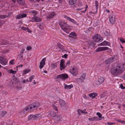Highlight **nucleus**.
I'll return each instance as SVG.
<instances>
[{
	"label": "nucleus",
	"mask_w": 125,
	"mask_h": 125,
	"mask_svg": "<svg viewBox=\"0 0 125 125\" xmlns=\"http://www.w3.org/2000/svg\"><path fill=\"white\" fill-rule=\"evenodd\" d=\"M76 34L75 32H73L71 33L70 34V35H69V37L70 38H73V36H74V38L75 39L76 37Z\"/></svg>",
	"instance_id": "15"
},
{
	"label": "nucleus",
	"mask_w": 125,
	"mask_h": 125,
	"mask_svg": "<svg viewBox=\"0 0 125 125\" xmlns=\"http://www.w3.org/2000/svg\"><path fill=\"white\" fill-rule=\"evenodd\" d=\"M97 115H98L99 118H101L102 117V115L100 113L98 112L97 113Z\"/></svg>",
	"instance_id": "46"
},
{
	"label": "nucleus",
	"mask_w": 125,
	"mask_h": 125,
	"mask_svg": "<svg viewBox=\"0 0 125 125\" xmlns=\"http://www.w3.org/2000/svg\"><path fill=\"white\" fill-rule=\"evenodd\" d=\"M26 30L29 33H31L32 32L28 28H27Z\"/></svg>",
	"instance_id": "55"
},
{
	"label": "nucleus",
	"mask_w": 125,
	"mask_h": 125,
	"mask_svg": "<svg viewBox=\"0 0 125 125\" xmlns=\"http://www.w3.org/2000/svg\"><path fill=\"white\" fill-rule=\"evenodd\" d=\"M32 19L34 20V22H37L40 21L41 20V19L36 17H33Z\"/></svg>",
	"instance_id": "16"
},
{
	"label": "nucleus",
	"mask_w": 125,
	"mask_h": 125,
	"mask_svg": "<svg viewBox=\"0 0 125 125\" xmlns=\"http://www.w3.org/2000/svg\"><path fill=\"white\" fill-rule=\"evenodd\" d=\"M17 1L20 5H23L25 3L24 0H18Z\"/></svg>",
	"instance_id": "24"
},
{
	"label": "nucleus",
	"mask_w": 125,
	"mask_h": 125,
	"mask_svg": "<svg viewBox=\"0 0 125 125\" xmlns=\"http://www.w3.org/2000/svg\"><path fill=\"white\" fill-rule=\"evenodd\" d=\"M59 103L61 107H64L66 106V103L62 99H60L59 100Z\"/></svg>",
	"instance_id": "12"
},
{
	"label": "nucleus",
	"mask_w": 125,
	"mask_h": 125,
	"mask_svg": "<svg viewBox=\"0 0 125 125\" xmlns=\"http://www.w3.org/2000/svg\"><path fill=\"white\" fill-rule=\"evenodd\" d=\"M73 87V85L71 84L69 85H68L67 84H65L64 88L65 89H70Z\"/></svg>",
	"instance_id": "22"
},
{
	"label": "nucleus",
	"mask_w": 125,
	"mask_h": 125,
	"mask_svg": "<svg viewBox=\"0 0 125 125\" xmlns=\"http://www.w3.org/2000/svg\"><path fill=\"white\" fill-rule=\"evenodd\" d=\"M21 29L24 30H26L27 28H26L25 27H22L21 28Z\"/></svg>",
	"instance_id": "61"
},
{
	"label": "nucleus",
	"mask_w": 125,
	"mask_h": 125,
	"mask_svg": "<svg viewBox=\"0 0 125 125\" xmlns=\"http://www.w3.org/2000/svg\"><path fill=\"white\" fill-rule=\"evenodd\" d=\"M14 83H15L16 84L19 83L20 81L19 80V79L17 78V80H16V81H15Z\"/></svg>",
	"instance_id": "41"
},
{
	"label": "nucleus",
	"mask_w": 125,
	"mask_h": 125,
	"mask_svg": "<svg viewBox=\"0 0 125 125\" xmlns=\"http://www.w3.org/2000/svg\"><path fill=\"white\" fill-rule=\"evenodd\" d=\"M30 13H31L34 14L35 15L37 13V12L35 10H31L30 11Z\"/></svg>",
	"instance_id": "38"
},
{
	"label": "nucleus",
	"mask_w": 125,
	"mask_h": 125,
	"mask_svg": "<svg viewBox=\"0 0 125 125\" xmlns=\"http://www.w3.org/2000/svg\"><path fill=\"white\" fill-rule=\"evenodd\" d=\"M32 49V47L31 46H28L27 47V50H30Z\"/></svg>",
	"instance_id": "47"
},
{
	"label": "nucleus",
	"mask_w": 125,
	"mask_h": 125,
	"mask_svg": "<svg viewBox=\"0 0 125 125\" xmlns=\"http://www.w3.org/2000/svg\"><path fill=\"white\" fill-rule=\"evenodd\" d=\"M34 77V75H32L29 78V81L31 82L32 79H33Z\"/></svg>",
	"instance_id": "39"
},
{
	"label": "nucleus",
	"mask_w": 125,
	"mask_h": 125,
	"mask_svg": "<svg viewBox=\"0 0 125 125\" xmlns=\"http://www.w3.org/2000/svg\"><path fill=\"white\" fill-rule=\"evenodd\" d=\"M17 78L13 76L12 77L11 80L12 81H14L15 82V81H16V80H17Z\"/></svg>",
	"instance_id": "43"
},
{
	"label": "nucleus",
	"mask_w": 125,
	"mask_h": 125,
	"mask_svg": "<svg viewBox=\"0 0 125 125\" xmlns=\"http://www.w3.org/2000/svg\"><path fill=\"white\" fill-rule=\"evenodd\" d=\"M114 58L112 57H111L106 60L105 62V63L106 64H109L112 62L114 61Z\"/></svg>",
	"instance_id": "10"
},
{
	"label": "nucleus",
	"mask_w": 125,
	"mask_h": 125,
	"mask_svg": "<svg viewBox=\"0 0 125 125\" xmlns=\"http://www.w3.org/2000/svg\"><path fill=\"white\" fill-rule=\"evenodd\" d=\"M7 112L5 111H3L1 112V113L0 114V116L2 117L4 116L7 114Z\"/></svg>",
	"instance_id": "27"
},
{
	"label": "nucleus",
	"mask_w": 125,
	"mask_h": 125,
	"mask_svg": "<svg viewBox=\"0 0 125 125\" xmlns=\"http://www.w3.org/2000/svg\"><path fill=\"white\" fill-rule=\"evenodd\" d=\"M14 60H12L10 61V64L12 65L13 64V63L14 62Z\"/></svg>",
	"instance_id": "53"
},
{
	"label": "nucleus",
	"mask_w": 125,
	"mask_h": 125,
	"mask_svg": "<svg viewBox=\"0 0 125 125\" xmlns=\"http://www.w3.org/2000/svg\"><path fill=\"white\" fill-rule=\"evenodd\" d=\"M65 67V66L64 64L60 65V69L62 70V69H64Z\"/></svg>",
	"instance_id": "36"
},
{
	"label": "nucleus",
	"mask_w": 125,
	"mask_h": 125,
	"mask_svg": "<svg viewBox=\"0 0 125 125\" xmlns=\"http://www.w3.org/2000/svg\"><path fill=\"white\" fill-rule=\"evenodd\" d=\"M46 58H44L40 62L39 68L41 69L43 67L45 64V62Z\"/></svg>",
	"instance_id": "9"
},
{
	"label": "nucleus",
	"mask_w": 125,
	"mask_h": 125,
	"mask_svg": "<svg viewBox=\"0 0 125 125\" xmlns=\"http://www.w3.org/2000/svg\"><path fill=\"white\" fill-rule=\"evenodd\" d=\"M53 17L52 16L51 14H49V15L48 16H47V18H49L50 19L52 18Z\"/></svg>",
	"instance_id": "52"
},
{
	"label": "nucleus",
	"mask_w": 125,
	"mask_h": 125,
	"mask_svg": "<svg viewBox=\"0 0 125 125\" xmlns=\"http://www.w3.org/2000/svg\"><path fill=\"white\" fill-rule=\"evenodd\" d=\"M8 60L5 58H4L3 57H0V63L4 65H5L7 64Z\"/></svg>",
	"instance_id": "7"
},
{
	"label": "nucleus",
	"mask_w": 125,
	"mask_h": 125,
	"mask_svg": "<svg viewBox=\"0 0 125 125\" xmlns=\"http://www.w3.org/2000/svg\"><path fill=\"white\" fill-rule=\"evenodd\" d=\"M48 114L54 118L57 115L56 113L52 111L50 113Z\"/></svg>",
	"instance_id": "14"
},
{
	"label": "nucleus",
	"mask_w": 125,
	"mask_h": 125,
	"mask_svg": "<svg viewBox=\"0 0 125 125\" xmlns=\"http://www.w3.org/2000/svg\"><path fill=\"white\" fill-rule=\"evenodd\" d=\"M43 24L42 23H38V27L40 29L42 30L43 29L42 25Z\"/></svg>",
	"instance_id": "31"
},
{
	"label": "nucleus",
	"mask_w": 125,
	"mask_h": 125,
	"mask_svg": "<svg viewBox=\"0 0 125 125\" xmlns=\"http://www.w3.org/2000/svg\"><path fill=\"white\" fill-rule=\"evenodd\" d=\"M118 121L119 122H121L122 123H125V121H121V120H119Z\"/></svg>",
	"instance_id": "64"
},
{
	"label": "nucleus",
	"mask_w": 125,
	"mask_h": 125,
	"mask_svg": "<svg viewBox=\"0 0 125 125\" xmlns=\"http://www.w3.org/2000/svg\"><path fill=\"white\" fill-rule=\"evenodd\" d=\"M65 17L67 19H68V20L69 21L73 23H74L75 22V21L73 19L70 18V17H69L68 16H66V17Z\"/></svg>",
	"instance_id": "25"
},
{
	"label": "nucleus",
	"mask_w": 125,
	"mask_h": 125,
	"mask_svg": "<svg viewBox=\"0 0 125 125\" xmlns=\"http://www.w3.org/2000/svg\"><path fill=\"white\" fill-rule=\"evenodd\" d=\"M10 73L13 74H15L16 73V71H13L12 70H10Z\"/></svg>",
	"instance_id": "40"
},
{
	"label": "nucleus",
	"mask_w": 125,
	"mask_h": 125,
	"mask_svg": "<svg viewBox=\"0 0 125 125\" xmlns=\"http://www.w3.org/2000/svg\"><path fill=\"white\" fill-rule=\"evenodd\" d=\"M18 56L19 57V58L21 59H22L23 58V56L22 55V54H20L18 55Z\"/></svg>",
	"instance_id": "49"
},
{
	"label": "nucleus",
	"mask_w": 125,
	"mask_h": 125,
	"mask_svg": "<svg viewBox=\"0 0 125 125\" xmlns=\"http://www.w3.org/2000/svg\"><path fill=\"white\" fill-rule=\"evenodd\" d=\"M51 67L53 68H55L57 67V65L56 63H52L51 64Z\"/></svg>",
	"instance_id": "35"
},
{
	"label": "nucleus",
	"mask_w": 125,
	"mask_h": 125,
	"mask_svg": "<svg viewBox=\"0 0 125 125\" xmlns=\"http://www.w3.org/2000/svg\"><path fill=\"white\" fill-rule=\"evenodd\" d=\"M95 5L96 8V10H97L98 8V3L97 1H95Z\"/></svg>",
	"instance_id": "37"
},
{
	"label": "nucleus",
	"mask_w": 125,
	"mask_h": 125,
	"mask_svg": "<svg viewBox=\"0 0 125 125\" xmlns=\"http://www.w3.org/2000/svg\"><path fill=\"white\" fill-rule=\"evenodd\" d=\"M61 119V116L59 115H57L56 118H53V119L55 120L56 121H59Z\"/></svg>",
	"instance_id": "28"
},
{
	"label": "nucleus",
	"mask_w": 125,
	"mask_h": 125,
	"mask_svg": "<svg viewBox=\"0 0 125 125\" xmlns=\"http://www.w3.org/2000/svg\"><path fill=\"white\" fill-rule=\"evenodd\" d=\"M59 24L62 28L66 33H69V31H67L68 29H70L71 26L69 25L67 23L61 21H59Z\"/></svg>",
	"instance_id": "3"
},
{
	"label": "nucleus",
	"mask_w": 125,
	"mask_h": 125,
	"mask_svg": "<svg viewBox=\"0 0 125 125\" xmlns=\"http://www.w3.org/2000/svg\"><path fill=\"white\" fill-rule=\"evenodd\" d=\"M40 103H34L30 105H29L26 107L22 111L19 112V115L21 116L23 115L26 113L27 111L29 112L34 110V108H36L39 107Z\"/></svg>",
	"instance_id": "2"
},
{
	"label": "nucleus",
	"mask_w": 125,
	"mask_h": 125,
	"mask_svg": "<svg viewBox=\"0 0 125 125\" xmlns=\"http://www.w3.org/2000/svg\"><path fill=\"white\" fill-rule=\"evenodd\" d=\"M70 72L73 75H76L78 73L76 70L74 68H73Z\"/></svg>",
	"instance_id": "13"
},
{
	"label": "nucleus",
	"mask_w": 125,
	"mask_h": 125,
	"mask_svg": "<svg viewBox=\"0 0 125 125\" xmlns=\"http://www.w3.org/2000/svg\"><path fill=\"white\" fill-rule=\"evenodd\" d=\"M4 18H5V17H4V15H0V18L4 19Z\"/></svg>",
	"instance_id": "57"
},
{
	"label": "nucleus",
	"mask_w": 125,
	"mask_h": 125,
	"mask_svg": "<svg viewBox=\"0 0 125 125\" xmlns=\"http://www.w3.org/2000/svg\"><path fill=\"white\" fill-rule=\"evenodd\" d=\"M9 43V42L7 40H4L1 42V44L2 45H5Z\"/></svg>",
	"instance_id": "26"
},
{
	"label": "nucleus",
	"mask_w": 125,
	"mask_h": 125,
	"mask_svg": "<svg viewBox=\"0 0 125 125\" xmlns=\"http://www.w3.org/2000/svg\"><path fill=\"white\" fill-rule=\"evenodd\" d=\"M110 44L109 42L106 41H104L101 43L99 44H98L99 46H109L110 45Z\"/></svg>",
	"instance_id": "11"
},
{
	"label": "nucleus",
	"mask_w": 125,
	"mask_h": 125,
	"mask_svg": "<svg viewBox=\"0 0 125 125\" xmlns=\"http://www.w3.org/2000/svg\"><path fill=\"white\" fill-rule=\"evenodd\" d=\"M103 51H105L108 49L109 48L107 47H102Z\"/></svg>",
	"instance_id": "42"
},
{
	"label": "nucleus",
	"mask_w": 125,
	"mask_h": 125,
	"mask_svg": "<svg viewBox=\"0 0 125 125\" xmlns=\"http://www.w3.org/2000/svg\"><path fill=\"white\" fill-rule=\"evenodd\" d=\"M77 0H69V3L70 5H73L76 3Z\"/></svg>",
	"instance_id": "18"
},
{
	"label": "nucleus",
	"mask_w": 125,
	"mask_h": 125,
	"mask_svg": "<svg viewBox=\"0 0 125 125\" xmlns=\"http://www.w3.org/2000/svg\"><path fill=\"white\" fill-rule=\"evenodd\" d=\"M110 21L111 24H113L115 22V16L113 15L109 16Z\"/></svg>",
	"instance_id": "8"
},
{
	"label": "nucleus",
	"mask_w": 125,
	"mask_h": 125,
	"mask_svg": "<svg viewBox=\"0 0 125 125\" xmlns=\"http://www.w3.org/2000/svg\"><path fill=\"white\" fill-rule=\"evenodd\" d=\"M120 87L122 89H124L125 88V86H123V85L122 84H120Z\"/></svg>",
	"instance_id": "50"
},
{
	"label": "nucleus",
	"mask_w": 125,
	"mask_h": 125,
	"mask_svg": "<svg viewBox=\"0 0 125 125\" xmlns=\"http://www.w3.org/2000/svg\"><path fill=\"white\" fill-rule=\"evenodd\" d=\"M52 106L54 109L56 111H57L58 110L57 107V106H55V105L53 104Z\"/></svg>",
	"instance_id": "44"
},
{
	"label": "nucleus",
	"mask_w": 125,
	"mask_h": 125,
	"mask_svg": "<svg viewBox=\"0 0 125 125\" xmlns=\"http://www.w3.org/2000/svg\"><path fill=\"white\" fill-rule=\"evenodd\" d=\"M93 39L95 42H101L103 40V38L100 35L97 34L95 37H93Z\"/></svg>",
	"instance_id": "4"
},
{
	"label": "nucleus",
	"mask_w": 125,
	"mask_h": 125,
	"mask_svg": "<svg viewBox=\"0 0 125 125\" xmlns=\"http://www.w3.org/2000/svg\"><path fill=\"white\" fill-rule=\"evenodd\" d=\"M125 69V64L119 63L113 67L111 69V73L115 76L119 75Z\"/></svg>",
	"instance_id": "1"
},
{
	"label": "nucleus",
	"mask_w": 125,
	"mask_h": 125,
	"mask_svg": "<svg viewBox=\"0 0 125 125\" xmlns=\"http://www.w3.org/2000/svg\"><path fill=\"white\" fill-rule=\"evenodd\" d=\"M99 119V118L97 117H94L93 118H89L88 119L90 121H93L95 120H98Z\"/></svg>",
	"instance_id": "29"
},
{
	"label": "nucleus",
	"mask_w": 125,
	"mask_h": 125,
	"mask_svg": "<svg viewBox=\"0 0 125 125\" xmlns=\"http://www.w3.org/2000/svg\"><path fill=\"white\" fill-rule=\"evenodd\" d=\"M95 41H88V43L90 46L94 47L95 45Z\"/></svg>",
	"instance_id": "17"
},
{
	"label": "nucleus",
	"mask_w": 125,
	"mask_h": 125,
	"mask_svg": "<svg viewBox=\"0 0 125 125\" xmlns=\"http://www.w3.org/2000/svg\"><path fill=\"white\" fill-rule=\"evenodd\" d=\"M30 71V70L28 69L24 70L23 71L24 74H26L27 73L29 72Z\"/></svg>",
	"instance_id": "34"
},
{
	"label": "nucleus",
	"mask_w": 125,
	"mask_h": 125,
	"mask_svg": "<svg viewBox=\"0 0 125 125\" xmlns=\"http://www.w3.org/2000/svg\"><path fill=\"white\" fill-rule=\"evenodd\" d=\"M34 120H36L41 116V115L40 114H37L36 115H34Z\"/></svg>",
	"instance_id": "21"
},
{
	"label": "nucleus",
	"mask_w": 125,
	"mask_h": 125,
	"mask_svg": "<svg viewBox=\"0 0 125 125\" xmlns=\"http://www.w3.org/2000/svg\"><path fill=\"white\" fill-rule=\"evenodd\" d=\"M64 61L63 59H62L60 62V65L64 64Z\"/></svg>",
	"instance_id": "45"
},
{
	"label": "nucleus",
	"mask_w": 125,
	"mask_h": 125,
	"mask_svg": "<svg viewBox=\"0 0 125 125\" xmlns=\"http://www.w3.org/2000/svg\"><path fill=\"white\" fill-rule=\"evenodd\" d=\"M71 63V62L70 61H68L66 63V64L67 65H69Z\"/></svg>",
	"instance_id": "59"
},
{
	"label": "nucleus",
	"mask_w": 125,
	"mask_h": 125,
	"mask_svg": "<svg viewBox=\"0 0 125 125\" xmlns=\"http://www.w3.org/2000/svg\"><path fill=\"white\" fill-rule=\"evenodd\" d=\"M28 81H29L28 80H24L22 82H23V83H25V82H28Z\"/></svg>",
	"instance_id": "60"
},
{
	"label": "nucleus",
	"mask_w": 125,
	"mask_h": 125,
	"mask_svg": "<svg viewBox=\"0 0 125 125\" xmlns=\"http://www.w3.org/2000/svg\"><path fill=\"white\" fill-rule=\"evenodd\" d=\"M97 94L96 93H91L89 94L90 97H91L92 98H94L95 97L97 96Z\"/></svg>",
	"instance_id": "23"
},
{
	"label": "nucleus",
	"mask_w": 125,
	"mask_h": 125,
	"mask_svg": "<svg viewBox=\"0 0 125 125\" xmlns=\"http://www.w3.org/2000/svg\"><path fill=\"white\" fill-rule=\"evenodd\" d=\"M86 75V73H83L80 77V78L82 82H83L84 81Z\"/></svg>",
	"instance_id": "20"
},
{
	"label": "nucleus",
	"mask_w": 125,
	"mask_h": 125,
	"mask_svg": "<svg viewBox=\"0 0 125 125\" xmlns=\"http://www.w3.org/2000/svg\"><path fill=\"white\" fill-rule=\"evenodd\" d=\"M115 124V123H111L108 122V123H107V124H108L109 125H111V124Z\"/></svg>",
	"instance_id": "58"
},
{
	"label": "nucleus",
	"mask_w": 125,
	"mask_h": 125,
	"mask_svg": "<svg viewBox=\"0 0 125 125\" xmlns=\"http://www.w3.org/2000/svg\"><path fill=\"white\" fill-rule=\"evenodd\" d=\"M68 77V75L66 74H62L57 75V78H60L62 79L65 80L66 78Z\"/></svg>",
	"instance_id": "6"
},
{
	"label": "nucleus",
	"mask_w": 125,
	"mask_h": 125,
	"mask_svg": "<svg viewBox=\"0 0 125 125\" xmlns=\"http://www.w3.org/2000/svg\"><path fill=\"white\" fill-rule=\"evenodd\" d=\"M78 112L79 114H80V112L84 114H87V112H84L83 111L80 109L78 110Z\"/></svg>",
	"instance_id": "30"
},
{
	"label": "nucleus",
	"mask_w": 125,
	"mask_h": 125,
	"mask_svg": "<svg viewBox=\"0 0 125 125\" xmlns=\"http://www.w3.org/2000/svg\"><path fill=\"white\" fill-rule=\"evenodd\" d=\"M51 14L52 16L53 17L54 16L56 15L55 13L53 12Z\"/></svg>",
	"instance_id": "56"
},
{
	"label": "nucleus",
	"mask_w": 125,
	"mask_h": 125,
	"mask_svg": "<svg viewBox=\"0 0 125 125\" xmlns=\"http://www.w3.org/2000/svg\"><path fill=\"white\" fill-rule=\"evenodd\" d=\"M120 40L123 43L125 42V41L122 38H120Z\"/></svg>",
	"instance_id": "48"
},
{
	"label": "nucleus",
	"mask_w": 125,
	"mask_h": 125,
	"mask_svg": "<svg viewBox=\"0 0 125 125\" xmlns=\"http://www.w3.org/2000/svg\"><path fill=\"white\" fill-rule=\"evenodd\" d=\"M3 22L1 20H0V26L2 25Z\"/></svg>",
	"instance_id": "62"
},
{
	"label": "nucleus",
	"mask_w": 125,
	"mask_h": 125,
	"mask_svg": "<svg viewBox=\"0 0 125 125\" xmlns=\"http://www.w3.org/2000/svg\"><path fill=\"white\" fill-rule=\"evenodd\" d=\"M34 115H30L28 117V119L29 120H33Z\"/></svg>",
	"instance_id": "32"
},
{
	"label": "nucleus",
	"mask_w": 125,
	"mask_h": 125,
	"mask_svg": "<svg viewBox=\"0 0 125 125\" xmlns=\"http://www.w3.org/2000/svg\"><path fill=\"white\" fill-rule=\"evenodd\" d=\"M25 49L23 48L22 49V50H21V52H20V54H23V53L25 51Z\"/></svg>",
	"instance_id": "54"
},
{
	"label": "nucleus",
	"mask_w": 125,
	"mask_h": 125,
	"mask_svg": "<svg viewBox=\"0 0 125 125\" xmlns=\"http://www.w3.org/2000/svg\"><path fill=\"white\" fill-rule=\"evenodd\" d=\"M104 78L103 77H100L99 78L97 81L95 82V83L97 85H100L102 84L104 81Z\"/></svg>",
	"instance_id": "5"
},
{
	"label": "nucleus",
	"mask_w": 125,
	"mask_h": 125,
	"mask_svg": "<svg viewBox=\"0 0 125 125\" xmlns=\"http://www.w3.org/2000/svg\"><path fill=\"white\" fill-rule=\"evenodd\" d=\"M23 66V65L21 64V65H19L18 66H16V67L17 68L18 67H22Z\"/></svg>",
	"instance_id": "63"
},
{
	"label": "nucleus",
	"mask_w": 125,
	"mask_h": 125,
	"mask_svg": "<svg viewBox=\"0 0 125 125\" xmlns=\"http://www.w3.org/2000/svg\"><path fill=\"white\" fill-rule=\"evenodd\" d=\"M27 15L26 14H20L16 18L17 19H20L26 17Z\"/></svg>",
	"instance_id": "19"
},
{
	"label": "nucleus",
	"mask_w": 125,
	"mask_h": 125,
	"mask_svg": "<svg viewBox=\"0 0 125 125\" xmlns=\"http://www.w3.org/2000/svg\"><path fill=\"white\" fill-rule=\"evenodd\" d=\"M96 51L97 52L103 51L102 47H100L96 49Z\"/></svg>",
	"instance_id": "33"
},
{
	"label": "nucleus",
	"mask_w": 125,
	"mask_h": 125,
	"mask_svg": "<svg viewBox=\"0 0 125 125\" xmlns=\"http://www.w3.org/2000/svg\"><path fill=\"white\" fill-rule=\"evenodd\" d=\"M68 56V55L66 54H64V55H62V58H66L67 56Z\"/></svg>",
	"instance_id": "51"
}]
</instances>
